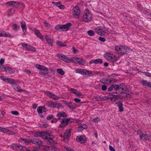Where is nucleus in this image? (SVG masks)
Wrapping results in <instances>:
<instances>
[{
    "label": "nucleus",
    "mask_w": 151,
    "mask_h": 151,
    "mask_svg": "<svg viewBox=\"0 0 151 151\" xmlns=\"http://www.w3.org/2000/svg\"><path fill=\"white\" fill-rule=\"evenodd\" d=\"M92 18V15L91 13L88 9H85L83 17V21L86 22H91Z\"/></svg>",
    "instance_id": "nucleus-1"
},
{
    "label": "nucleus",
    "mask_w": 151,
    "mask_h": 151,
    "mask_svg": "<svg viewBox=\"0 0 151 151\" xmlns=\"http://www.w3.org/2000/svg\"><path fill=\"white\" fill-rule=\"evenodd\" d=\"M115 50L118 52V54L123 55L124 54H127L128 52L127 48L123 46H117L115 47Z\"/></svg>",
    "instance_id": "nucleus-2"
},
{
    "label": "nucleus",
    "mask_w": 151,
    "mask_h": 151,
    "mask_svg": "<svg viewBox=\"0 0 151 151\" xmlns=\"http://www.w3.org/2000/svg\"><path fill=\"white\" fill-rule=\"evenodd\" d=\"M71 25L72 24L70 23H67L66 24L63 25H57L55 27V29L58 31H60V32L63 30L62 29H66V30H68Z\"/></svg>",
    "instance_id": "nucleus-3"
},
{
    "label": "nucleus",
    "mask_w": 151,
    "mask_h": 151,
    "mask_svg": "<svg viewBox=\"0 0 151 151\" xmlns=\"http://www.w3.org/2000/svg\"><path fill=\"white\" fill-rule=\"evenodd\" d=\"M8 6L12 7L13 9H17L20 6V3L16 1H9L6 3Z\"/></svg>",
    "instance_id": "nucleus-4"
},
{
    "label": "nucleus",
    "mask_w": 151,
    "mask_h": 151,
    "mask_svg": "<svg viewBox=\"0 0 151 151\" xmlns=\"http://www.w3.org/2000/svg\"><path fill=\"white\" fill-rule=\"evenodd\" d=\"M73 63H78L80 65H83L85 63V61L83 59L79 58L73 57L72 58Z\"/></svg>",
    "instance_id": "nucleus-5"
},
{
    "label": "nucleus",
    "mask_w": 151,
    "mask_h": 151,
    "mask_svg": "<svg viewBox=\"0 0 151 151\" xmlns=\"http://www.w3.org/2000/svg\"><path fill=\"white\" fill-rule=\"evenodd\" d=\"M73 14L74 17L78 16L80 13V8L77 6L73 7Z\"/></svg>",
    "instance_id": "nucleus-6"
},
{
    "label": "nucleus",
    "mask_w": 151,
    "mask_h": 151,
    "mask_svg": "<svg viewBox=\"0 0 151 151\" xmlns=\"http://www.w3.org/2000/svg\"><path fill=\"white\" fill-rule=\"evenodd\" d=\"M45 93L50 98L54 100H57L59 99V98L52 92L48 91L45 92Z\"/></svg>",
    "instance_id": "nucleus-7"
},
{
    "label": "nucleus",
    "mask_w": 151,
    "mask_h": 151,
    "mask_svg": "<svg viewBox=\"0 0 151 151\" xmlns=\"http://www.w3.org/2000/svg\"><path fill=\"white\" fill-rule=\"evenodd\" d=\"M150 138H151V136L146 134H143L142 135H140L139 139L144 141H146L147 140L149 141L151 139Z\"/></svg>",
    "instance_id": "nucleus-8"
},
{
    "label": "nucleus",
    "mask_w": 151,
    "mask_h": 151,
    "mask_svg": "<svg viewBox=\"0 0 151 151\" xmlns=\"http://www.w3.org/2000/svg\"><path fill=\"white\" fill-rule=\"evenodd\" d=\"M1 69L2 70H3L4 69V70L3 71L10 73H13L15 72V70L13 69L8 66L4 67V66H3L1 67Z\"/></svg>",
    "instance_id": "nucleus-9"
},
{
    "label": "nucleus",
    "mask_w": 151,
    "mask_h": 151,
    "mask_svg": "<svg viewBox=\"0 0 151 151\" xmlns=\"http://www.w3.org/2000/svg\"><path fill=\"white\" fill-rule=\"evenodd\" d=\"M119 89L126 93L129 92V91L128 88L124 83H122L119 84Z\"/></svg>",
    "instance_id": "nucleus-10"
},
{
    "label": "nucleus",
    "mask_w": 151,
    "mask_h": 151,
    "mask_svg": "<svg viewBox=\"0 0 151 151\" xmlns=\"http://www.w3.org/2000/svg\"><path fill=\"white\" fill-rule=\"evenodd\" d=\"M76 140L81 143H84L86 141V138L84 136H78L76 137Z\"/></svg>",
    "instance_id": "nucleus-11"
},
{
    "label": "nucleus",
    "mask_w": 151,
    "mask_h": 151,
    "mask_svg": "<svg viewBox=\"0 0 151 151\" xmlns=\"http://www.w3.org/2000/svg\"><path fill=\"white\" fill-rule=\"evenodd\" d=\"M32 143L35 145H37L40 147L43 144V142L37 138L34 139L32 140Z\"/></svg>",
    "instance_id": "nucleus-12"
},
{
    "label": "nucleus",
    "mask_w": 151,
    "mask_h": 151,
    "mask_svg": "<svg viewBox=\"0 0 151 151\" xmlns=\"http://www.w3.org/2000/svg\"><path fill=\"white\" fill-rule=\"evenodd\" d=\"M64 103L68 106L70 109H74L76 107L75 104L71 102H68L67 101H64Z\"/></svg>",
    "instance_id": "nucleus-13"
},
{
    "label": "nucleus",
    "mask_w": 151,
    "mask_h": 151,
    "mask_svg": "<svg viewBox=\"0 0 151 151\" xmlns=\"http://www.w3.org/2000/svg\"><path fill=\"white\" fill-rule=\"evenodd\" d=\"M117 106L118 107L119 111L120 112H122L124 111V109L123 107V104L122 103L119 101L116 103Z\"/></svg>",
    "instance_id": "nucleus-14"
},
{
    "label": "nucleus",
    "mask_w": 151,
    "mask_h": 151,
    "mask_svg": "<svg viewBox=\"0 0 151 151\" xmlns=\"http://www.w3.org/2000/svg\"><path fill=\"white\" fill-rule=\"evenodd\" d=\"M100 81L101 83L104 84H106L110 83L112 82V81L110 79L105 78L101 79L100 80Z\"/></svg>",
    "instance_id": "nucleus-15"
},
{
    "label": "nucleus",
    "mask_w": 151,
    "mask_h": 151,
    "mask_svg": "<svg viewBox=\"0 0 151 151\" xmlns=\"http://www.w3.org/2000/svg\"><path fill=\"white\" fill-rule=\"evenodd\" d=\"M70 129H68L66 130V132L64 134V139H69L70 135Z\"/></svg>",
    "instance_id": "nucleus-16"
},
{
    "label": "nucleus",
    "mask_w": 151,
    "mask_h": 151,
    "mask_svg": "<svg viewBox=\"0 0 151 151\" xmlns=\"http://www.w3.org/2000/svg\"><path fill=\"white\" fill-rule=\"evenodd\" d=\"M19 141L20 142H22V141H23L24 143L25 144L30 143H32V140L30 139L22 138H19Z\"/></svg>",
    "instance_id": "nucleus-17"
},
{
    "label": "nucleus",
    "mask_w": 151,
    "mask_h": 151,
    "mask_svg": "<svg viewBox=\"0 0 151 151\" xmlns=\"http://www.w3.org/2000/svg\"><path fill=\"white\" fill-rule=\"evenodd\" d=\"M67 116L66 113L65 112H59L57 114V116L58 118V119H60L61 117H66Z\"/></svg>",
    "instance_id": "nucleus-18"
},
{
    "label": "nucleus",
    "mask_w": 151,
    "mask_h": 151,
    "mask_svg": "<svg viewBox=\"0 0 151 151\" xmlns=\"http://www.w3.org/2000/svg\"><path fill=\"white\" fill-rule=\"evenodd\" d=\"M35 33L36 35L39 37L42 40H44V37L38 30L36 29L35 31Z\"/></svg>",
    "instance_id": "nucleus-19"
},
{
    "label": "nucleus",
    "mask_w": 151,
    "mask_h": 151,
    "mask_svg": "<svg viewBox=\"0 0 151 151\" xmlns=\"http://www.w3.org/2000/svg\"><path fill=\"white\" fill-rule=\"evenodd\" d=\"M0 36L10 37H11V35L9 33H6L5 32H0Z\"/></svg>",
    "instance_id": "nucleus-20"
},
{
    "label": "nucleus",
    "mask_w": 151,
    "mask_h": 151,
    "mask_svg": "<svg viewBox=\"0 0 151 151\" xmlns=\"http://www.w3.org/2000/svg\"><path fill=\"white\" fill-rule=\"evenodd\" d=\"M6 82L8 83H10L13 84L14 86H17V84L15 83V80L12 78H7V80L6 81Z\"/></svg>",
    "instance_id": "nucleus-21"
},
{
    "label": "nucleus",
    "mask_w": 151,
    "mask_h": 151,
    "mask_svg": "<svg viewBox=\"0 0 151 151\" xmlns=\"http://www.w3.org/2000/svg\"><path fill=\"white\" fill-rule=\"evenodd\" d=\"M97 98H99V101H108L109 98V97L106 96H104V97L99 96H97Z\"/></svg>",
    "instance_id": "nucleus-22"
},
{
    "label": "nucleus",
    "mask_w": 151,
    "mask_h": 151,
    "mask_svg": "<svg viewBox=\"0 0 151 151\" xmlns=\"http://www.w3.org/2000/svg\"><path fill=\"white\" fill-rule=\"evenodd\" d=\"M46 105L48 107H50L54 108L55 103L53 101H47L46 103Z\"/></svg>",
    "instance_id": "nucleus-23"
},
{
    "label": "nucleus",
    "mask_w": 151,
    "mask_h": 151,
    "mask_svg": "<svg viewBox=\"0 0 151 151\" xmlns=\"http://www.w3.org/2000/svg\"><path fill=\"white\" fill-rule=\"evenodd\" d=\"M113 55L111 53H107L105 54V57L106 59L109 60Z\"/></svg>",
    "instance_id": "nucleus-24"
},
{
    "label": "nucleus",
    "mask_w": 151,
    "mask_h": 151,
    "mask_svg": "<svg viewBox=\"0 0 151 151\" xmlns=\"http://www.w3.org/2000/svg\"><path fill=\"white\" fill-rule=\"evenodd\" d=\"M143 12L150 17L151 15V13L150 10L145 8L143 9Z\"/></svg>",
    "instance_id": "nucleus-25"
},
{
    "label": "nucleus",
    "mask_w": 151,
    "mask_h": 151,
    "mask_svg": "<svg viewBox=\"0 0 151 151\" xmlns=\"http://www.w3.org/2000/svg\"><path fill=\"white\" fill-rule=\"evenodd\" d=\"M84 70V69L78 68L76 70V73L83 75Z\"/></svg>",
    "instance_id": "nucleus-26"
},
{
    "label": "nucleus",
    "mask_w": 151,
    "mask_h": 151,
    "mask_svg": "<svg viewBox=\"0 0 151 151\" xmlns=\"http://www.w3.org/2000/svg\"><path fill=\"white\" fill-rule=\"evenodd\" d=\"M118 60L117 58H116V56L115 55H113L112 56V58H111V60H110L109 61L110 62H111L113 63H114L116 62Z\"/></svg>",
    "instance_id": "nucleus-27"
},
{
    "label": "nucleus",
    "mask_w": 151,
    "mask_h": 151,
    "mask_svg": "<svg viewBox=\"0 0 151 151\" xmlns=\"http://www.w3.org/2000/svg\"><path fill=\"white\" fill-rule=\"evenodd\" d=\"M26 49L27 50L30 51H35L36 50V48L35 47H33L32 46L28 45Z\"/></svg>",
    "instance_id": "nucleus-28"
},
{
    "label": "nucleus",
    "mask_w": 151,
    "mask_h": 151,
    "mask_svg": "<svg viewBox=\"0 0 151 151\" xmlns=\"http://www.w3.org/2000/svg\"><path fill=\"white\" fill-rule=\"evenodd\" d=\"M63 60L67 63H69L70 62H73L72 58L71 59L67 57L66 56L64 57Z\"/></svg>",
    "instance_id": "nucleus-29"
},
{
    "label": "nucleus",
    "mask_w": 151,
    "mask_h": 151,
    "mask_svg": "<svg viewBox=\"0 0 151 151\" xmlns=\"http://www.w3.org/2000/svg\"><path fill=\"white\" fill-rule=\"evenodd\" d=\"M126 93L124 91L121 92L120 94L119 95V97H118V98L122 99L123 98H125Z\"/></svg>",
    "instance_id": "nucleus-30"
},
{
    "label": "nucleus",
    "mask_w": 151,
    "mask_h": 151,
    "mask_svg": "<svg viewBox=\"0 0 151 151\" xmlns=\"http://www.w3.org/2000/svg\"><path fill=\"white\" fill-rule=\"evenodd\" d=\"M57 72L60 75L63 76L65 74V72L62 69L58 68L57 70Z\"/></svg>",
    "instance_id": "nucleus-31"
},
{
    "label": "nucleus",
    "mask_w": 151,
    "mask_h": 151,
    "mask_svg": "<svg viewBox=\"0 0 151 151\" xmlns=\"http://www.w3.org/2000/svg\"><path fill=\"white\" fill-rule=\"evenodd\" d=\"M57 43L58 45L60 46L65 47L66 45V44L65 43H63L61 41H58L57 42Z\"/></svg>",
    "instance_id": "nucleus-32"
},
{
    "label": "nucleus",
    "mask_w": 151,
    "mask_h": 151,
    "mask_svg": "<svg viewBox=\"0 0 151 151\" xmlns=\"http://www.w3.org/2000/svg\"><path fill=\"white\" fill-rule=\"evenodd\" d=\"M49 73H50V72H49L48 70L47 71L46 70L45 71V70L43 71V70H41L40 71L39 74L40 75H45Z\"/></svg>",
    "instance_id": "nucleus-33"
},
{
    "label": "nucleus",
    "mask_w": 151,
    "mask_h": 151,
    "mask_svg": "<svg viewBox=\"0 0 151 151\" xmlns=\"http://www.w3.org/2000/svg\"><path fill=\"white\" fill-rule=\"evenodd\" d=\"M11 148L14 150H18V145L17 144H14L11 146Z\"/></svg>",
    "instance_id": "nucleus-34"
},
{
    "label": "nucleus",
    "mask_w": 151,
    "mask_h": 151,
    "mask_svg": "<svg viewBox=\"0 0 151 151\" xmlns=\"http://www.w3.org/2000/svg\"><path fill=\"white\" fill-rule=\"evenodd\" d=\"M84 126L85 127H83V126H80L78 127V131L79 132H80L82 131L83 129H86L87 128V127L86 126V125H84Z\"/></svg>",
    "instance_id": "nucleus-35"
},
{
    "label": "nucleus",
    "mask_w": 151,
    "mask_h": 151,
    "mask_svg": "<svg viewBox=\"0 0 151 151\" xmlns=\"http://www.w3.org/2000/svg\"><path fill=\"white\" fill-rule=\"evenodd\" d=\"M44 148L45 150L46 151H52V146L50 147L45 145V146Z\"/></svg>",
    "instance_id": "nucleus-36"
},
{
    "label": "nucleus",
    "mask_w": 151,
    "mask_h": 151,
    "mask_svg": "<svg viewBox=\"0 0 151 151\" xmlns=\"http://www.w3.org/2000/svg\"><path fill=\"white\" fill-rule=\"evenodd\" d=\"M27 147L25 146H23L22 145H18V150H25L26 151V150L27 149Z\"/></svg>",
    "instance_id": "nucleus-37"
},
{
    "label": "nucleus",
    "mask_w": 151,
    "mask_h": 151,
    "mask_svg": "<svg viewBox=\"0 0 151 151\" xmlns=\"http://www.w3.org/2000/svg\"><path fill=\"white\" fill-rule=\"evenodd\" d=\"M103 30V29H101L100 28H99L95 29V32L99 35H100V34L101 32H102V30Z\"/></svg>",
    "instance_id": "nucleus-38"
},
{
    "label": "nucleus",
    "mask_w": 151,
    "mask_h": 151,
    "mask_svg": "<svg viewBox=\"0 0 151 151\" xmlns=\"http://www.w3.org/2000/svg\"><path fill=\"white\" fill-rule=\"evenodd\" d=\"M57 56L60 59L63 60L64 57H66V56L62 54H58Z\"/></svg>",
    "instance_id": "nucleus-39"
},
{
    "label": "nucleus",
    "mask_w": 151,
    "mask_h": 151,
    "mask_svg": "<svg viewBox=\"0 0 151 151\" xmlns=\"http://www.w3.org/2000/svg\"><path fill=\"white\" fill-rule=\"evenodd\" d=\"M84 71L83 75H88L90 74H92V72L90 70L84 69Z\"/></svg>",
    "instance_id": "nucleus-40"
},
{
    "label": "nucleus",
    "mask_w": 151,
    "mask_h": 151,
    "mask_svg": "<svg viewBox=\"0 0 151 151\" xmlns=\"http://www.w3.org/2000/svg\"><path fill=\"white\" fill-rule=\"evenodd\" d=\"M45 139L47 140L50 143H52L54 142V141L52 138L48 137L47 136L45 137Z\"/></svg>",
    "instance_id": "nucleus-41"
},
{
    "label": "nucleus",
    "mask_w": 151,
    "mask_h": 151,
    "mask_svg": "<svg viewBox=\"0 0 151 151\" xmlns=\"http://www.w3.org/2000/svg\"><path fill=\"white\" fill-rule=\"evenodd\" d=\"M63 120L64 121L66 125H68L70 124L69 121H70V119L65 118Z\"/></svg>",
    "instance_id": "nucleus-42"
},
{
    "label": "nucleus",
    "mask_w": 151,
    "mask_h": 151,
    "mask_svg": "<svg viewBox=\"0 0 151 151\" xmlns=\"http://www.w3.org/2000/svg\"><path fill=\"white\" fill-rule=\"evenodd\" d=\"M37 111L38 113L40 114H42V106H39L37 108Z\"/></svg>",
    "instance_id": "nucleus-43"
},
{
    "label": "nucleus",
    "mask_w": 151,
    "mask_h": 151,
    "mask_svg": "<svg viewBox=\"0 0 151 151\" xmlns=\"http://www.w3.org/2000/svg\"><path fill=\"white\" fill-rule=\"evenodd\" d=\"M95 63L96 64H97L98 63L101 64L103 63L102 60L100 58H98L95 60Z\"/></svg>",
    "instance_id": "nucleus-44"
},
{
    "label": "nucleus",
    "mask_w": 151,
    "mask_h": 151,
    "mask_svg": "<svg viewBox=\"0 0 151 151\" xmlns=\"http://www.w3.org/2000/svg\"><path fill=\"white\" fill-rule=\"evenodd\" d=\"M12 29L14 30L17 29L19 28V26L17 25L16 24H14L12 25Z\"/></svg>",
    "instance_id": "nucleus-45"
},
{
    "label": "nucleus",
    "mask_w": 151,
    "mask_h": 151,
    "mask_svg": "<svg viewBox=\"0 0 151 151\" xmlns=\"http://www.w3.org/2000/svg\"><path fill=\"white\" fill-rule=\"evenodd\" d=\"M113 85L114 89L115 91H116L119 89V85L118 84H113Z\"/></svg>",
    "instance_id": "nucleus-46"
},
{
    "label": "nucleus",
    "mask_w": 151,
    "mask_h": 151,
    "mask_svg": "<svg viewBox=\"0 0 151 151\" xmlns=\"http://www.w3.org/2000/svg\"><path fill=\"white\" fill-rule=\"evenodd\" d=\"M26 151H39V150L37 147H35L32 150L28 148L26 150Z\"/></svg>",
    "instance_id": "nucleus-47"
},
{
    "label": "nucleus",
    "mask_w": 151,
    "mask_h": 151,
    "mask_svg": "<svg viewBox=\"0 0 151 151\" xmlns=\"http://www.w3.org/2000/svg\"><path fill=\"white\" fill-rule=\"evenodd\" d=\"M88 35L90 36H93L94 35L95 33L92 30H89L87 32Z\"/></svg>",
    "instance_id": "nucleus-48"
},
{
    "label": "nucleus",
    "mask_w": 151,
    "mask_h": 151,
    "mask_svg": "<svg viewBox=\"0 0 151 151\" xmlns=\"http://www.w3.org/2000/svg\"><path fill=\"white\" fill-rule=\"evenodd\" d=\"M0 132H9V130L7 129L4 128H2L0 127Z\"/></svg>",
    "instance_id": "nucleus-49"
},
{
    "label": "nucleus",
    "mask_w": 151,
    "mask_h": 151,
    "mask_svg": "<svg viewBox=\"0 0 151 151\" xmlns=\"http://www.w3.org/2000/svg\"><path fill=\"white\" fill-rule=\"evenodd\" d=\"M17 86L16 87H14V88L16 91L18 92H22V89L20 88V87L19 86Z\"/></svg>",
    "instance_id": "nucleus-50"
},
{
    "label": "nucleus",
    "mask_w": 151,
    "mask_h": 151,
    "mask_svg": "<svg viewBox=\"0 0 151 151\" xmlns=\"http://www.w3.org/2000/svg\"><path fill=\"white\" fill-rule=\"evenodd\" d=\"M64 147L67 151H75L74 150L72 149L70 147L66 146H64Z\"/></svg>",
    "instance_id": "nucleus-51"
},
{
    "label": "nucleus",
    "mask_w": 151,
    "mask_h": 151,
    "mask_svg": "<svg viewBox=\"0 0 151 151\" xmlns=\"http://www.w3.org/2000/svg\"><path fill=\"white\" fill-rule=\"evenodd\" d=\"M149 82H147L146 80H143L142 81V83L145 86H148Z\"/></svg>",
    "instance_id": "nucleus-52"
},
{
    "label": "nucleus",
    "mask_w": 151,
    "mask_h": 151,
    "mask_svg": "<svg viewBox=\"0 0 151 151\" xmlns=\"http://www.w3.org/2000/svg\"><path fill=\"white\" fill-rule=\"evenodd\" d=\"M109 99H110V100L112 101H115L116 100H117L118 98V97H109Z\"/></svg>",
    "instance_id": "nucleus-53"
},
{
    "label": "nucleus",
    "mask_w": 151,
    "mask_h": 151,
    "mask_svg": "<svg viewBox=\"0 0 151 151\" xmlns=\"http://www.w3.org/2000/svg\"><path fill=\"white\" fill-rule=\"evenodd\" d=\"M66 125L65 124V122H64V121L63 120H62V121L61 122V123L59 125V127L60 128H63V127L65 126Z\"/></svg>",
    "instance_id": "nucleus-54"
},
{
    "label": "nucleus",
    "mask_w": 151,
    "mask_h": 151,
    "mask_svg": "<svg viewBox=\"0 0 151 151\" xmlns=\"http://www.w3.org/2000/svg\"><path fill=\"white\" fill-rule=\"evenodd\" d=\"M46 134L47 132H45L43 131H41L40 132V137H43L44 136H47Z\"/></svg>",
    "instance_id": "nucleus-55"
},
{
    "label": "nucleus",
    "mask_w": 151,
    "mask_h": 151,
    "mask_svg": "<svg viewBox=\"0 0 151 151\" xmlns=\"http://www.w3.org/2000/svg\"><path fill=\"white\" fill-rule=\"evenodd\" d=\"M61 106V105L60 103H55V105H54V108H59Z\"/></svg>",
    "instance_id": "nucleus-56"
},
{
    "label": "nucleus",
    "mask_w": 151,
    "mask_h": 151,
    "mask_svg": "<svg viewBox=\"0 0 151 151\" xmlns=\"http://www.w3.org/2000/svg\"><path fill=\"white\" fill-rule=\"evenodd\" d=\"M35 137H40V132H36L34 134Z\"/></svg>",
    "instance_id": "nucleus-57"
},
{
    "label": "nucleus",
    "mask_w": 151,
    "mask_h": 151,
    "mask_svg": "<svg viewBox=\"0 0 151 151\" xmlns=\"http://www.w3.org/2000/svg\"><path fill=\"white\" fill-rule=\"evenodd\" d=\"M60 150L59 148L55 147L54 145L52 146V151H60Z\"/></svg>",
    "instance_id": "nucleus-58"
},
{
    "label": "nucleus",
    "mask_w": 151,
    "mask_h": 151,
    "mask_svg": "<svg viewBox=\"0 0 151 151\" xmlns=\"http://www.w3.org/2000/svg\"><path fill=\"white\" fill-rule=\"evenodd\" d=\"M43 70V71L45 70V71L46 70H47V71L48 70V68L47 67L43 65H42L41 67L40 70Z\"/></svg>",
    "instance_id": "nucleus-59"
},
{
    "label": "nucleus",
    "mask_w": 151,
    "mask_h": 151,
    "mask_svg": "<svg viewBox=\"0 0 151 151\" xmlns=\"http://www.w3.org/2000/svg\"><path fill=\"white\" fill-rule=\"evenodd\" d=\"M52 3L53 4H54L55 5L58 7L59 6V5H60V4H61L60 2H55L54 1H52Z\"/></svg>",
    "instance_id": "nucleus-60"
},
{
    "label": "nucleus",
    "mask_w": 151,
    "mask_h": 151,
    "mask_svg": "<svg viewBox=\"0 0 151 151\" xmlns=\"http://www.w3.org/2000/svg\"><path fill=\"white\" fill-rule=\"evenodd\" d=\"M113 89L114 88L113 87V85H111L109 88H108V91L109 92L112 91L113 90Z\"/></svg>",
    "instance_id": "nucleus-61"
},
{
    "label": "nucleus",
    "mask_w": 151,
    "mask_h": 151,
    "mask_svg": "<svg viewBox=\"0 0 151 151\" xmlns=\"http://www.w3.org/2000/svg\"><path fill=\"white\" fill-rule=\"evenodd\" d=\"M142 73L144 74L146 76L148 77L151 76V74L149 73L146 72H142Z\"/></svg>",
    "instance_id": "nucleus-62"
},
{
    "label": "nucleus",
    "mask_w": 151,
    "mask_h": 151,
    "mask_svg": "<svg viewBox=\"0 0 151 151\" xmlns=\"http://www.w3.org/2000/svg\"><path fill=\"white\" fill-rule=\"evenodd\" d=\"M100 121V119L98 117H97L93 119V121L94 122H97Z\"/></svg>",
    "instance_id": "nucleus-63"
},
{
    "label": "nucleus",
    "mask_w": 151,
    "mask_h": 151,
    "mask_svg": "<svg viewBox=\"0 0 151 151\" xmlns=\"http://www.w3.org/2000/svg\"><path fill=\"white\" fill-rule=\"evenodd\" d=\"M92 75L93 76L94 75H98L99 74H101V73L100 72H97V71H93L92 72Z\"/></svg>",
    "instance_id": "nucleus-64"
}]
</instances>
